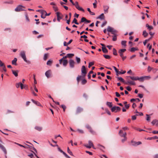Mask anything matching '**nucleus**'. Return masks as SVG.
I'll list each match as a JSON object with an SVG mask.
<instances>
[{
    "label": "nucleus",
    "mask_w": 158,
    "mask_h": 158,
    "mask_svg": "<svg viewBox=\"0 0 158 158\" xmlns=\"http://www.w3.org/2000/svg\"><path fill=\"white\" fill-rule=\"evenodd\" d=\"M138 77L134 76H127L126 77L127 82L125 83V84L126 85H135V82L133 81L137 80Z\"/></svg>",
    "instance_id": "nucleus-1"
},
{
    "label": "nucleus",
    "mask_w": 158,
    "mask_h": 158,
    "mask_svg": "<svg viewBox=\"0 0 158 158\" xmlns=\"http://www.w3.org/2000/svg\"><path fill=\"white\" fill-rule=\"evenodd\" d=\"M20 56L28 64H31V61L29 60H27L26 57L25 55V52L24 51H22L20 53Z\"/></svg>",
    "instance_id": "nucleus-2"
},
{
    "label": "nucleus",
    "mask_w": 158,
    "mask_h": 158,
    "mask_svg": "<svg viewBox=\"0 0 158 158\" xmlns=\"http://www.w3.org/2000/svg\"><path fill=\"white\" fill-rule=\"evenodd\" d=\"M56 14L57 17V20L60 22L61 19L63 18V15L59 12H57L56 13Z\"/></svg>",
    "instance_id": "nucleus-3"
},
{
    "label": "nucleus",
    "mask_w": 158,
    "mask_h": 158,
    "mask_svg": "<svg viewBox=\"0 0 158 158\" xmlns=\"http://www.w3.org/2000/svg\"><path fill=\"white\" fill-rule=\"evenodd\" d=\"M84 146L89 148H90L91 147L94 148V145L93 142L90 140L88 141V145L85 144L84 145Z\"/></svg>",
    "instance_id": "nucleus-4"
},
{
    "label": "nucleus",
    "mask_w": 158,
    "mask_h": 158,
    "mask_svg": "<svg viewBox=\"0 0 158 158\" xmlns=\"http://www.w3.org/2000/svg\"><path fill=\"white\" fill-rule=\"evenodd\" d=\"M75 6L76 7L77 9L78 10L80 11H81L83 12L84 11V10L81 7H80L78 5V2H76L74 3V5H73Z\"/></svg>",
    "instance_id": "nucleus-5"
},
{
    "label": "nucleus",
    "mask_w": 158,
    "mask_h": 158,
    "mask_svg": "<svg viewBox=\"0 0 158 158\" xmlns=\"http://www.w3.org/2000/svg\"><path fill=\"white\" fill-rule=\"evenodd\" d=\"M22 8H25V7L21 5H19L15 9V11L16 12H19L24 10Z\"/></svg>",
    "instance_id": "nucleus-6"
},
{
    "label": "nucleus",
    "mask_w": 158,
    "mask_h": 158,
    "mask_svg": "<svg viewBox=\"0 0 158 158\" xmlns=\"http://www.w3.org/2000/svg\"><path fill=\"white\" fill-rule=\"evenodd\" d=\"M120 107L118 106H114L111 109V110L112 112H117L120 110Z\"/></svg>",
    "instance_id": "nucleus-7"
},
{
    "label": "nucleus",
    "mask_w": 158,
    "mask_h": 158,
    "mask_svg": "<svg viewBox=\"0 0 158 158\" xmlns=\"http://www.w3.org/2000/svg\"><path fill=\"white\" fill-rule=\"evenodd\" d=\"M86 127L89 130V131L92 134H94L95 132L93 130L91 127L89 125H86Z\"/></svg>",
    "instance_id": "nucleus-8"
},
{
    "label": "nucleus",
    "mask_w": 158,
    "mask_h": 158,
    "mask_svg": "<svg viewBox=\"0 0 158 158\" xmlns=\"http://www.w3.org/2000/svg\"><path fill=\"white\" fill-rule=\"evenodd\" d=\"M150 78V77H149V76H145L144 77H138L137 80H138L142 82V81H143L145 79H146V78L149 79V78Z\"/></svg>",
    "instance_id": "nucleus-9"
},
{
    "label": "nucleus",
    "mask_w": 158,
    "mask_h": 158,
    "mask_svg": "<svg viewBox=\"0 0 158 158\" xmlns=\"http://www.w3.org/2000/svg\"><path fill=\"white\" fill-rule=\"evenodd\" d=\"M69 63L70 67L73 68L74 67L75 62L72 59L70 60H69Z\"/></svg>",
    "instance_id": "nucleus-10"
},
{
    "label": "nucleus",
    "mask_w": 158,
    "mask_h": 158,
    "mask_svg": "<svg viewBox=\"0 0 158 158\" xmlns=\"http://www.w3.org/2000/svg\"><path fill=\"white\" fill-rule=\"evenodd\" d=\"M81 71L82 73L84 74V76H85L87 72L86 71V68L85 66L83 65L82 66Z\"/></svg>",
    "instance_id": "nucleus-11"
},
{
    "label": "nucleus",
    "mask_w": 158,
    "mask_h": 158,
    "mask_svg": "<svg viewBox=\"0 0 158 158\" xmlns=\"http://www.w3.org/2000/svg\"><path fill=\"white\" fill-rule=\"evenodd\" d=\"M0 148L3 152L4 154L6 155L7 154V151L4 146L2 144L0 143Z\"/></svg>",
    "instance_id": "nucleus-12"
},
{
    "label": "nucleus",
    "mask_w": 158,
    "mask_h": 158,
    "mask_svg": "<svg viewBox=\"0 0 158 158\" xmlns=\"http://www.w3.org/2000/svg\"><path fill=\"white\" fill-rule=\"evenodd\" d=\"M127 133L125 132L124 134H123V135H121V136L123 137L124 138L121 140L122 142L123 143L127 139V138L126 137Z\"/></svg>",
    "instance_id": "nucleus-13"
},
{
    "label": "nucleus",
    "mask_w": 158,
    "mask_h": 158,
    "mask_svg": "<svg viewBox=\"0 0 158 158\" xmlns=\"http://www.w3.org/2000/svg\"><path fill=\"white\" fill-rule=\"evenodd\" d=\"M125 49H122L119 50L118 52L120 56H123V53L126 51Z\"/></svg>",
    "instance_id": "nucleus-14"
},
{
    "label": "nucleus",
    "mask_w": 158,
    "mask_h": 158,
    "mask_svg": "<svg viewBox=\"0 0 158 158\" xmlns=\"http://www.w3.org/2000/svg\"><path fill=\"white\" fill-rule=\"evenodd\" d=\"M83 110V109L81 107H78L76 110V113L77 114L81 112Z\"/></svg>",
    "instance_id": "nucleus-15"
},
{
    "label": "nucleus",
    "mask_w": 158,
    "mask_h": 158,
    "mask_svg": "<svg viewBox=\"0 0 158 158\" xmlns=\"http://www.w3.org/2000/svg\"><path fill=\"white\" fill-rule=\"evenodd\" d=\"M41 17L43 19H44L46 17V11L44 10V12H41Z\"/></svg>",
    "instance_id": "nucleus-16"
},
{
    "label": "nucleus",
    "mask_w": 158,
    "mask_h": 158,
    "mask_svg": "<svg viewBox=\"0 0 158 158\" xmlns=\"http://www.w3.org/2000/svg\"><path fill=\"white\" fill-rule=\"evenodd\" d=\"M50 74L51 71L50 70L46 71L45 73V75L48 78H49L50 77Z\"/></svg>",
    "instance_id": "nucleus-17"
},
{
    "label": "nucleus",
    "mask_w": 158,
    "mask_h": 158,
    "mask_svg": "<svg viewBox=\"0 0 158 158\" xmlns=\"http://www.w3.org/2000/svg\"><path fill=\"white\" fill-rule=\"evenodd\" d=\"M146 26L149 31L153 29V27L149 25L148 24H146Z\"/></svg>",
    "instance_id": "nucleus-18"
},
{
    "label": "nucleus",
    "mask_w": 158,
    "mask_h": 158,
    "mask_svg": "<svg viewBox=\"0 0 158 158\" xmlns=\"http://www.w3.org/2000/svg\"><path fill=\"white\" fill-rule=\"evenodd\" d=\"M152 123L153 125H154L155 124L158 125V120L154 119L153 120L152 122Z\"/></svg>",
    "instance_id": "nucleus-19"
},
{
    "label": "nucleus",
    "mask_w": 158,
    "mask_h": 158,
    "mask_svg": "<svg viewBox=\"0 0 158 158\" xmlns=\"http://www.w3.org/2000/svg\"><path fill=\"white\" fill-rule=\"evenodd\" d=\"M35 130H36L39 131H40L42 130V127H39V126H35Z\"/></svg>",
    "instance_id": "nucleus-20"
},
{
    "label": "nucleus",
    "mask_w": 158,
    "mask_h": 158,
    "mask_svg": "<svg viewBox=\"0 0 158 158\" xmlns=\"http://www.w3.org/2000/svg\"><path fill=\"white\" fill-rule=\"evenodd\" d=\"M13 74L16 77H17L18 76V71H15L13 70H12Z\"/></svg>",
    "instance_id": "nucleus-21"
},
{
    "label": "nucleus",
    "mask_w": 158,
    "mask_h": 158,
    "mask_svg": "<svg viewBox=\"0 0 158 158\" xmlns=\"http://www.w3.org/2000/svg\"><path fill=\"white\" fill-rule=\"evenodd\" d=\"M109 7L108 6H104V10L105 13H107L108 12V9Z\"/></svg>",
    "instance_id": "nucleus-22"
},
{
    "label": "nucleus",
    "mask_w": 158,
    "mask_h": 158,
    "mask_svg": "<svg viewBox=\"0 0 158 158\" xmlns=\"http://www.w3.org/2000/svg\"><path fill=\"white\" fill-rule=\"evenodd\" d=\"M104 15L103 14H102L98 17L97 18V19H104Z\"/></svg>",
    "instance_id": "nucleus-23"
},
{
    "label": "nucleus",
    "mask_w": 158,
    "mask_h": 158,
    "mask_svg": "<svg viewBox=\"0 0 158 158\" xmlns=\"http://www.w3.org/2000/svg\"><path fill=\"white\" fill-rule=\"evenodd\" d=\"M68 62L67 60L65 59L63 60V65L64 66H66L67 64H68Z\"/></svg>",
    "instance_id": "nucleus-24"
},
{
    "label": "nucleus",
    "mask_w": 158,
    "mask_h": 158,
    "mask_svg": "<svg viewBox=\"0 0 158 158\" xmlns=\"http://www.w3.org/2000/svg\"><path fill=\"white\" fill-rule=\"evenodd\" d=\"M17 59L16 58H15L14 60H13L12 61V63L13 64H14L15 65H16V61H17Z\"/></svg>",
    "instance_id": "nucleus-25"
},
{
    "label": "nucleus",
    "mask_w": 158,
    "mask_h": 158,
    "mask_svg": "<svg viewBox=\"0 0 158 158\" xmlns=\"http://www.w3.org/2000/svg\"><path fill=\"white\" fill-rule=\"evenodd\" d=\"M148 33L146 31L144 30L143 31V35L144 37H147L148 36Z\"/></svg>",
    "instance_id": "nucleus-26"
},
{
    "label": "nucleus",
    "mask_w": 158,
    "mask_h": 158,
    "mask_svg": "<svg viewBox=\"0 0 158 158\" xmlns=\"http://www.w3.org/2000/svg\"><path fill=\"white\" fill-rule=\"evenodd\" d=\"M138 48H132L130 49V51L131 52H133L135 51L138 50Z\"/></svg>",
    "instance_id": "nucleus-27"
},
{
    "label": "nucleus",
    "mask_w": 158,
    "mask_h": 158,
    "mask_svg": "<svg viewBox=\"0 0 158 158\" xmlns=\"http://www.w3.org/2000/svg\"><path fill=\"white\" fill-rule=\"evenodd\" d=\"M102 50L104 53H107L108 51L105 47H102Z\"/></svg>",
    "instance_id": "nucleus-28"
},
{
    "label": "nucleus",
    "mask_w": 158,
    "mask_h": 158,
    "mask_svg": "<svg viewBox=\"0 0 158 158\" xmlns=\"http://www.w3.org/2000/svg\"><path fill=\"white\" fill-rule=\"evenodd\" d=\"M134 129L135 130H136V131H144V130H143V129H141L140 128H137V127H134Z\"/></svg>",
    "instance_id": "nucleus-29"
},
{
    "label": "nucleus",
    "mask_w": 158,
    "mask_h": 158,
    "mask_svg": "<svg viewBox=\"0 0 158 158\" xmlns=\"http://www.w3.org/2000/svg\"><path fill=\"white\" fill-rule=\"evenodd\" d=\"M118 80L124 83L125 84V82L124 80V79L121 77H118Z\"/></svg>",
    "instance_id": "nucleus-30"
},
{
    "label": "nucleus",
    "mask_w": 158,
    "mask_h": 158,
    "mask_svg": "<svg viewBox=\"0 0 158 158\" xmlns=\"http://www.w3.org/2000/svg\"><path fill=\"white\" fill-rule=\"evenodd\" d=\"M67 152L70 155L72 156H73V154L72 152L69 149V147H68V148H67Z\"/></svg>",
    "instance_id": "nucleus-31"
},
{
    "label": "nucleus",
    "mask_w": 158,
    "mask_h": 158,
    "mask_svg": "<svg viewBox=\"0 0 158 158\" xmlns=\"http://www.w3.org/2000/svg\"><path fill=\"white\" fill-rule=\"evenodd\" d=\"M113 29V28L110 26H108L107 28V31L108 32H111Z\"/></svg>",
    "instance_id": "nucleus-32"
},
{
    "label": "nucleus",
    "mask_w": 158,
    "mask_h": 158,
    "mask_svg": "<svg viewBox=\"0 0 158 158\" xmlns=\"http://www.w3.org/2000/svg\"><path fill=\"white\" fill-rule=\"evenodd\" d=\"M76 60L78 64L80 63L81 61V59L80 58H79L77 56L76 57Z\"/></svg>",
    "instance_id": "nucleus-33"
},
{
    "label": "nucleus",
    "mask_w": 158,
    "mask_h": 158,
    "mask_svg": "<svg viewBox=\"0 0 158 158\" xmlns=\"http://www.w3.org/2000/svg\"><path fill=\"white\" fill-rule=\"evenodd\" d=\"M146 115L147 116L146 120L149 122L150 121L151 117L148 114H146Z\"/></svg>",
    "instance_id": "nucleus-34"
},
{
    "label": "nucleus",
    "mask_w": 158,
    "mask_h": 158,
    "mask_svg": "<svg viewBox=\"0 0 158 158\" xmlns=\"http://www.w3.org/2000/svg\"><path fill=\"white\" fill-rule=\"evenodd\" d=\"M72 23H74L78 25L79 24V23L77 22V19L75 18H74L73 19V20L72 22Z\"/></svg>",
    "instance_id": "nucleus-35"
},
{
    "label": "nucleus",
    "mask_w": 158,
    "mask_h": 158,
    "mask_svg": "<svg viewBox=\"0 0 158 158\" xmlns=\"http://www.w3.org/2000/svg\"><path fill=\"white\" fill-rule=\"evenodd\" d=\"M73 54L69 53L67 54V56L69 58H71L74 56Z\"/></svg>",
    "instance_id": "nucleus-36"
},
{
    "label": "nucleus",
    "mask_w": 158,
    "mask_h": 158,
    "mask_svg": "<svg viewBox=\"0 0 158 158\" xmlns=\"http://www.w3.org/2000/svg\"><path fill=\"white\" fill-rule=\"evenodd\" d=\"M107 105L110 107H112V103L110 102H107L106 103Z\"/></svg>",
    "instance_id": "nucleus-37"
},
{
    "label": "nucleus",
    "mask_w": 158,
    "mask_h": 158,
    "mask_svg": "<svg viewBox=\"0 0 158 158\" xmlns=\"http://www.w3.org/2000/svg\"><path fill=\"white\" fill-rule=\"evenodd\" d=\"M48 56V54H45L44 55V59L45 60H47Z\"/></svg>",
    "instance_id": "nucleus-38"
},
{
    "label": "nucleus",
    "mask_w": 158,
    "mask_h": 158,
    "mask_svg": "<svg viewBox=\"0 0 158 158\" xmlns=\"http://www.w3.org/2000/svg\"><path fill=\"white\" fill-rule=\"evenodd\" d=\"M113 54L114 55H117V51L115 48H113Z\"/></svg>",
    "instance_id": "nucleus-39"
},
{
    "label": "nucleus",
    "mask_w": 158,
    "mask_h": 158,
    "mask_svg": "<svg viewBox=\"0 0 158 158\" xmlns=\"http://www.w3.org/2000/svg\"><path fill=\"white\" fill-rule=\"evenodd\" d=\"M126 41H122L121 42V44L122 45L126 46Z\"/></svg>",
    "instance_id": "nucleus-40"
},
{
    "label": "nucleus",
    "mask_w": 158,
    "mask_h": 158,
    "mask_svg": "<svg viewBox=\"0 0 158 158\" xmlns=\"http://www.w3.org/2000/svg\"><path fill=\"white\" fill-rule=\"evenodd\" d=\"M52 62V60H48L47 63V64L48 65H51Z\"/></svg>",
    "instance_id": "nucleus-41"
},
{
    "label": "nucleus",
    "mask_w": 158,
    "mask_h": 158,
    "mask_svg": "<svg viewBox=\"0 0 158 158\" xmlns=\"http://www.w3.org/2000/svg\"><path fill=\"white\" fill-rule=\"evenodd\" d=\"M30 89L31 91L32 92V93L34 94V95L35 96H37V94L34 93V92L33 88L32 87H31Z\"/></svg>",
    "instance_id": "nucleus-42"
},
{
    "label": "nucleus",
    "mask_w": 158,
    "mask_h": 158,
    "mask_svg": "<svg viewBox=\"0 0 158 158\" xmlns=\"http://www.w3.org/2000/svg\"><path fill=\"white\" fill-rule=\"evenodd\" d=\"M86 20V19L85 17H82L81 19L80 23H81L84 22H85Z\"/></svg>",
    "instance_id": "nucleus-43"
},
{
    "label": "nucleus",
    "mask_w": 158,
    "mask_h": 158,
    "mask_svg": "<svg viewBox=\"0 0 158 158\" xmlns=\"http://www.w3.org/2000/svg\"><path fill=\"white\" fill-rule=\"evenodd\" d=\"M111 32V33L112 34L115 35H116V34L117 33V31H116L113 29Z\"/></svg>",
    "instance_id": "nucleus-44"
},
{
    "label": "nucleus",
    "mask_w": 158,
    "mask_h": 158,
    "mask_svg": "<svg viewBox=\"0 0 158 158\" xmlns=\"http://www.w3.org/2000/svg\"><path fill=\"white\" fill-rule=\"evenodd\" d=\"M113 67L114 68V70L117 73V75H118L119 73V72L118 71L117 69L116 68L115 66H113Z\"/></svg>",
    "instance_id": "nucleus-45"
},
{
    "label": "nucleus",
    "mask_w": 158,
    "mask_h": 158,
    "mask_svg": "<svg viewBox=\"0 0 158 158\" xmlns=\"http://www.w3.org/2000/svg\"><path fill=\"white\" fill-rule=\"evenodd\" d=\"M112 40L113 41H115L117 40V36L116 35H114L113 36Z\"/></svg>",
    "instance_id": "nucleus-46"
},
{
    "label": "nucleus",
    "mask_w": 158,
    "mask_h": 158,
    "mask_svg": "<svg viewBox=\"0 0 158 158\" xmlns=\"http://www.w3.org/2000/svg\"><path fill=\"white\" fill-rule=\"evenodd\" d=\"M103 56L106 59H110V56L108 55H104Z\"/></svg>",
    "instance_id": "nucleus-47"
},
{
    "label": "nucleus",
    "mask_w": 158,
    "mask_h": 158,
    "mask_svg": "<svg viewBox=\"0 0 158 158\" xmlns=\"http://www.w3.org/2000/svg\"><path fill=\"white\" fill-rule=\"evenodd\" d=\"M61 106L63 108L64 111V112L66 109V106L64 105H62Z\"/></svg>",
    "instance_id": "nucleus-48"
},
{
    "label": "nucleus",
    "mask_w": 158,
    "mask_h": 158,
    "mask_svg": "<svg viewBox=\"0 0 158 158\" xmlns=\"http://www.w3.org/2000/svg\"><path fill=\"white\" fill-rule=\"evenodd\" d=\"M138 114H136L132 116V119L133 120H135L136 118V116H138Z\"/></svg>",
    "instance_id": "nucleus-49"
},
{
    "label": "nucleus",
    "mask_w": 158,
    "mask_h": 158,
    "mask_svg": "<svg viewBox=\"0 0 158 158\" xmlns=\"http://www.w3.org/2000/svg\"><path fill=\"white\" fill-rule=\"evenodd\" d=\"M81 76H78L77 77V81L78 82H79L80 80L81 79Z\"/></svg>",
    "instance_id": "nucleus-50"
},
{
    "label": "nucleus",
    "mask_w": 158,
    "mask_h": 158,
    "mask_svg": "<svg viewBox=\"0 0 158 158\" xmlns=\"http://www.w3.org/2000/svg\"><path fill=\"white\" fill-rule=\"evenodd\" d=\"M94 64V63L93 62H90L89 63L88 67L90 68V67Z\"/></svg>",
    "instance_id": "nucleus-51"
},
{
    "label": "nucleus",
    "mask_w": 158,
    "mask_h": 158,
    "mask_svg": "<svg viewBox=\"0 0 158 158\" xmlns=\"http://www.w3.org/2000/svg\"><path fill=\"white\" fill-rule=\"evenodd\" d=\"M62 153L64 155V156L67 158H70V157L68 156L65 152H64Z\"/></svg>",
    "instance_id": "nucleus-52"
},
{
    "label": "nucleus",
    "mask_w": 158,
    "mask_h": 158,
    "mask_svg": "<svg viewBox=\"0 0 158 158\" xmlns=\"http://www.w3.org/2000/svg\"><path fill=\"white\" fill-rule=\"evenodd\" d=\"M21 82H19V83H17L16 85V87L18 88H19V87H20V86L21 85Z\"/></svg>",
    "instance_id": "nucleus-53"
},
{
    "label": "nucleus",
    "mask_w": 158,
    "mask_h": 158,
    "mask_svg": "<svg viewBox=\"0 0 158 158\" xmlns=\"http://www.w3.org/2000/svg\"><path fill=\"white\" fill-rule=\"evenodd\" d=\"M123 134H124V133L123 132V131L122 130H120L119 132V134L120 136H121V135H123Z\"/></svg>",
    "instance_id": "nucleus-54"
},
{
    "label": "nucleus",
    "mask_w": 158,
    "mask_h": 158,
    "mask_svg": "<svg viewBox=\"0 0 158 158\" xmlns=\"http://www.w3.org/2000/svg\"><path fill=\"white\" fill-rule=\"evenodd\" d=\"M87 82V81L85 79H83L82 81V84L83 85L85 84Z\"/></svg>",
    "instance_id": "nucleus-55"
},
{
    "label": "nucleus",
    "mask_w": 158,
    "mask_h": 158,
    "mask_svg": "<svg viewBox=\"0 0 158 158\" xmlns=\"http://www.w3.org/2000/svg\"><path fill=\"white\" fill-rule=\"evenodd\" d=\"M54 10L55 11H56L58 10V9L56 6H53V7Z\"/></svg>",
    "instance_id": "nucleus-56"
},
{
    "label": "nucleus",
    "mask_w": 158,
    "mask_h": 158,
    "mask_svg": "<svg viewBox=\"0 0 158 158\" xmlns=\"http://www.w3.org/2000/svg\"><path fill=\"white\" fill-rule=\"evenodd\" d=\"M25 17H26L27 21V22H29L30 21V20L28 17V15H27V14H26L25 15Z\"/></svg>",
    "instance_id": "nucleus-57"
},
{
    "label": "nucleus",
    "mask_w": 158,
    "mask_h": 158,
    "mask_svg": "<svg viewBox=\"0 0 158 158\" xmlns=\"http://www.w3.org/2000/svg\"><path fill=\"white\" fill-rule=\"evenodd\" d=\"M126 89L128 91H131V88L129 86L127 87Z\"/></svg>",
    "instance_id": "nucleus-58"
},
{
    "label": "nucleus",
    "mask_w": 158,
    "mask_h": 158,
    "mask_svg": "<svg viewBox=\"0 0 158 158\" xmlns=\"http://www.w3.org/2000/svg\"><path fill=\"white\" fill-rule=\"evenodd\" d=\"M33 87H34V89L35 91L37 92H38V90L37 88H36V85H33Z\"/></svg>",
    "instance_id": "nucleus-59"
},
{
    "label": "nucleus",
    "mask_w": 158,
    "mask_h": 158,
    "mask_svg": "<svg viewBox=\"0 0 158 158\" xmlns=\"http://www.w3.org/2000/svg\"><path fill=\"white\" fill-rule=\"evenodd\" d=\"M35 104L38 106H41V105L40 104V103L37 101H36V103H35Z\"/></svg>",
    "instance_id": "nucleus-60"
},
{
    "label": "nucleus",
    "mask_w": 158,
    "mask_h": 158,
    "mask_svg": "<svg viewBox=\"0 0 158 158\" xmlns=\"http://www.w3.org/2000/svg\"><path fill=\"white\" fill-rule=\"evenodd\" d=\"M106 112L109 115H110V111L107 109H106L105 110Z\"/></svg>",
    "instance_id": "nucleus-61"
},
{
    "label": "nucleus",
    "mask_w": 158,
    "mask_h": 158,
    "mask_svg": "<svg viewBox=\"0 0 158 158\" xmlns=\"http://www.w3.org/2000/svg\"><path fill=\"white\" fill-rule=\"evenodd\" d=\"M115 94H116V96L117 97H119L120 96V95L119 94V93H118L117 92H115Z\"/></svg>",
    "instance_id": "nucleus-62"
},
{
    "label": "nucleus",
    "mask_w": 158,
    "mask_h": 158,
    "mask_svg": "<svg viewBox=\"0 0 158 158\" xmlns=\"http://www.w3.org/2000/svg\"><path fill=\"white\" fill-rule=\"evenodd\" d=\"M135 56H136V55H133L132 56H131L130 57V60H131L132 59L134 58Z\"/></svg>",
    "instance_id": "nucleus-63"
},
{
    "label": "nucleus",
    "mask_w": 158,
    "mask_h": 158,
    "mask_svg": "<svg viewBox=\"0 0 158 158\" xmlns=\"http://www.w3.org/2000/svg\"><path fill=\"white\" fill-rule=\"evenodd\" d=\"M77 131L79 133H81L82 134L84 133L83 131L82 130L78 129Z\"/></svg>",
    "instance_id": "nucleus-64"
}]
</instances>
